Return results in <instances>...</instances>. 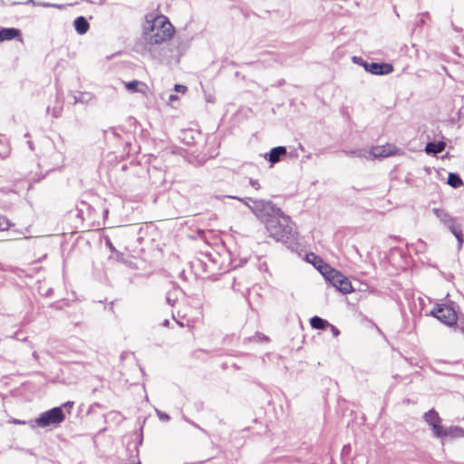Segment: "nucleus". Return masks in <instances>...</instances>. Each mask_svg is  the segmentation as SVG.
<instances>
[{
	"label": "nucleus",
	"mask_w": 464,
	"mask_h": 464,
	"mask_svg": "<svg viewBox=\"0 0 464 464\" xmlns=\"http://www.w3.org/2000/svg\"><path fill=\"white\" fill-rule=\"evenodd\" d=\"M248 341L249 342H269V338L268 336L265 335L264 334L262 333H256L253 336L249 337L248 338Z\"/></svg>",
	"instance_id": "nucleus-20"
},
{
	"label": "nucleus",
	"mask_w": 464,
	"mask_h": 464,
	"mask_svg": "<svg viewBox=\"0 0 464 464\" xmlns=\"http://www.w3.org/2000/svg\"><path fill=\"white\" fill-rule=\"evenodd\" d=\"M449 227L452 234L456 237L459 241V246L462 245L464 241L463 233L460 226L455 222L452 218L450 219Z\"/></svg>",
	"instance_id": "nucleus-15"
},
{
	"label": "nucleus",
	"mask_w": 464,
	"mask_h": 464,
	"mask_svg": "<svg viewBox=\"0 0 464 464\" xmlns=\"http://www.w3.org/2000/svg\"><path fill=\"white\" fill-rule=\"evenodd\" d=\"M115 255H116L117 260H119L121 262H124V255H123V253H121V252L117 251Z\"/></svg>",
	"instance_id": "nucleus-27"
},
{
	"label": "nucleus",
	"mask_w": 464,
	"mask_h": 464,
	"mask_svg": "<svg viewBox=\"0 0 464 464\" xmlns=\"http://www.w3.org/2000/svg\"><path fill=\"white\" fill-rule=\"evenodd\" d=\"M74 402L73 401H67L65 403H63L61 407L62 409L63 408H72L73 406Z\"/></svg>",
	"instance_id": "nucleus-29"
},
{
	"label": "nucleus",
	"mask_w": 464,
	"mask_h": 464,
	"mask_svg": "<svg viewBox=\"0 0 464 464\" xmlns=\"http://www.w3.org/2000/svg\"><path fill=\"white\" fill-rule=\"evenodd\" d=\"M74 28L80 34L87 33L90 28V24L85 17L79 16L74 20Z\"/></svg>",
	"instance_id": "nucleus-13"
},
{
	"label": "nucleus",
	"mask_w": 464,
	"mask_h": 464,
	"mask_svg": "<svg viewBox=\"0 0 464 464\" xmlns=\"http://www.w3.org/2000/svg\"><path fill=\"white\" fill-rule=\"evenodd\" d=\"M123 84L130 92H140L142 94H146L148 90V85L145 82L137 80L123 82Z\"/></svg>",
	"instance_id": "nucleus-11"
},
{
	"label": "nucleus",
	"mask_w": 464,
	"mask_h": 464,
	"mask_svg": "<svg viewBox=\"0 0 464 464\" xmlns=\"http://www.w3.org/2000/svg\"><path fill=\"white\" fill-rule=\"evenodd\" d=\"M177 99H178V97L176 95H170L169 96V100L170 101H174V100H177Z\"/></svg>",
	"instance_id": "nucleus-31"
},
{
	"label": "nucleus",
	"mask_w": 464,
	"mask_h": 464,
	"mask_svg": "<svg viewBox=\"0 0 464 464\" xmlns=\"http://www.w3.org/2000/svg\"><path fill=\"white\" fill-rule=\"evenodd\" d=\"M454 331H460L464 334V321H441Z\"/></svg>",
	"instance_id": "nucleus-19"
},
{
	"label": "nucleus",
	"mask_w": 464,
	"mask_h": 464,
	"mask_svg": "<svg viewBox=\"0 0 464 464\" xmlns=\"http://www.w3.org/2000/svg\"><path fill=\"white\" fill-rule=\"evenodd\" d=\"M431 314L436 319H456L457 318V311L455 308V304L452 302L438 304L431 310Z\"/></svg>",
	"instance_id": "nucleus-5"
},
{
	"label": "nucleus",
	"mask_w": 464,
	"mask_h": 464,
	"mask_svg": "<svg viewBox=\"0 0 464 464\" xmlns=\"http://www.w3.org/2000/svg\"><path fill=\"white\" fill-rule=\"evenodd\" d=\"M324 277L343 294H350L354 290L351 281L334 267H331Z\"/></svg>",
	"instance_id": "nucleus-3"
},
{
	"label": "nucleus",
	"mask_w": 464,
	"mask_h": 464,
	"mask_svg": "<svg viewBox=\"0 0 464 464\" xmlns=\"http://www.w3.org/2000/svg\"><path fill=\"white\" fill-rule=\"evenodd\" d=\"M306 260L313 264V266L322 274L323 276H324L332 267L314 253L307 254Z\"/></svg>",
	"instance_id": "nucleus-9"
},
{
	"label": "nucleus",
	"mask_w": 464,
	"mask_h": 464,
	"mask_svg": "<svg viewBox=\"0 0 464 464\" xmlns=\"http://www.w3.org/2000/svg\"><path fill=\"white\" fill-rule=\"evenodd\" d=\"M14 227L15 225L6 216L0 214V232L9 231Z\"/></svg>",
	"instance_id": "nucleus-17"
},
{
	"label": "nucleus",
	"mask_w": 464,
	"mask_h": 464,
	"mask_svg": "<svg viewBox=\"0 0 464 464\" xmlns=\"http://www.w3.org/2000/svg\"><path fill=\"white\" fill-rule=\"evenodd\" d=\"M170 321H163L162 323V326L164 327H171V328H174V325H177L180 328H183L185 326L183 321H173L172 322V325H170Z\"/></svg>",
	"instance_id": "nucleus-22"
},
{
	"label": "nucleus",
	"mask_w": 464,
	"mask_h": 464,
	"mask_svg": "<svg viewBox=\"0 0 464 464\" xmlns=\"http://www.w3.org/2000/svg\"><path fill=\"white\" fill-rule=\"evenodd\" d=\"M364 68L367 72L376 75L389 74L393 71V66L391 63H366Z\"/></svg>",
	"instance_id": "nucleus-8"
},
{
	"label": "nucleus",
	"mask_w": 464,
	"mask_h": 464,
	"mask_svg": "<svg viewBox=\"0 0 464 464\" xmlns=\"http://www.w3.org/2000/svg\"><path fill=\"white\" fill-rule=\"evenodd\" d=\"M448 184L453 188H459L460 186L463 185V181L459 175L450 173L448 177Z\"/></svg>",
	"instance_id": "nucleus-18"
},
{
	"label": "nucleus",
	"mask_w": 464,
	"mask_h": 464,
	"mask_svg": "<svg viewBox=\"0 0 464 464\" xmlns=\"http://www.w3.org/2000/svg\"><path fill=\"white\" fill-rule=\"evenodd\" d=\"M12 423L14 424H25V421L24 420H17V419H14L13 420H11Z\"/></svg>",
	"instance_id": "nucleus-30"
},
{
	"label": "nucleus",
	"mask_w": 464,
	"mask_h": 464,
	"mask_svg": "<svg viewBox=\"0 0 464 464\" xmlns=\"http://www.w3.org/2000/svg\"><path fill=\"white\" fill-rule=\"evenodd\" d=\"M106 245L112 253L116 254L118 250L109 239L106 241Z\"/></svg>",
	"instance_id": "nucleus-25"
},
{
	"label": "nucleus",
	"mask_w": 464,
	"mask_h": 464,
	"mask_svg": "<svg viewBox=\"0 0 464 464\" xmlns=\"http://www.w3.org/2000/svg\"><path fill=\"white\" fill-rule=\"evenodd\" d=\"M157 414H158L160 420H161L167 421V420H169V416L167 413H165V412H161L160 411H157Z\"/></svg>",
	"instance_id": "nucleus-24"
},
{
	"label": "nucleus",
	"mask_w": 464,
	"mask_h": 464,
	"mask_svg": "<svg viewBox=\"0 0 464 464\" xmlns=\"http://www.w3.org/2000/svg\"><path fill=\"white\" fill-rule=\"evenodd\" d=\"M64 419L65 415L62 407H54L41 413L39 417L35 419V424L38 427L45 428L51 425H58L63 422Z\"/></svg>",
	"instance_id": "nucleus-4"
},
{
	"label": "nucleus",
	"mask_w": 464,
	"mask_h": 464,
	"mask_svg": "<svg viewBox=\"0 0 464 464\" xmlns=\"http://www.w3.org/2000/svg\"><path fill=\"white\" fill-rule=\"evenodd\" d=\"M310 324L314 329L324 330L328 328L329 323L328 321H309Z\"/></svg>",
	"instance_id": "nucleus-21"
},
{
	"label": "nucleus",
	"mask_w": 464,
	"mask_h": 464,
	"mask_svg": "<svg viewBox=\"0 0 464 464\" xmlns=\"http://www.w3.org/2000/svg\"><path fill=\"white\" fill-rule=\"evenodd\" d=\"M464 437V430L459 426H450L448 428L442 429L441 437H438L439 439H456Z\"/></svg>",
	"instance_id": "nucleus-10"
},
{
	"label": "nucleus",
	"mask_w": 464,
	"mask_h": 464,
	"mask_svg": "<svg viewBox=\"0 0 464 464\" xmlns=\"http://www.w3.org/2000/svg\"><path fill=\"white\" fill-rule=\"evenodd\" d=\"M328 328H330V329H331V331H332V333H333L334 336H335V337H336V336H338V335H339L340 332H339V330H338L335 326H334V325H332V324H329Z\"/></svg>",
	"instance_id": "nucleus-26"
},
{
	"label": "nucleus",
	"mask_w": 464,
	"mask_h": 464,
	"mask_svg": "<svg viewBox=\"0 0 464 464\" xmlns=\"http://www.w3.org/2000/svg\"><path fill=\"white\" fill-rule=\"evenodd\" d=\"M293 225L290 218L285 215L272 216L266 222L270 236L277 241H287L294 237Z\"/></svg>",
	"instance_id": "nucleus-2"
},
{
	"label": "nucleus",
	"mask_w": 464,
	"mask_h": 464,
	"mask_svg": "<svg viewBox=\"0 0 464 464\" xmlns=\"http://www.w3.org/2000/svg\"><path fill=\"white\" fill-rule=\"evenodd\" d=\"M446 147V143L444 141H439V142H429L426 145L425 151L427 153H440L444 150Z\"/></svg>",
	"instance_id": "nucleus-16"
},
{
	"label": "nucleus",
	"mask_w": 464,
	"mask_h": 464,
	"mask_svg": "<svg viewBox=\"0 0 464 464\" xmlns=\"http://www.w3.org/2000/svg\"><path fill=\"white\" fill-rule=\"evenodd\" d=\"M250 184H251V186H252L253 188H255L256 189H258V188H260V185H259V183H258V181H257V180H253V179H251V180H250Z\"/></svg>",
	"instance_id": "nucleus-28"
},
{
	"label": "nucleus",
	"mask_w": 464,
	"mask_h": 464,
	"mask_svg": "<svg viewBox=\"0 0 464 464\" xmlns=\"http://www.w3.org/2000/svg\"><path fill=\"white\" fill-rule=\"evenodd\" d=\"M147 22L151 24L150 26V43L152 44H160L169 41L175 34V28L169 19L163 14L157 15L149 19Z\"/></svg>",
	"instance_id": "nucleus-1"
},
{
	"label": "nucleus",
	"mask_w": 464,
	"mask_h": 464,
	"mask_svg": "<svg viewBox=\"0 0 464 464\" xmlns=\"http://www.w3.org/2000/svg\"><path fill=\"white\" fill-rule=\"evenodd\" d=\"M423 420L430 426L433 435L438 438L441 437L443 426L441 425L442 420L438 411L431 409L424 413Z\"/></svg>",
	"instance_id": "nucleus-6"
},
{
	"label": "nucleus",
	"mask_w": 464,
	"mask_h": 464,
	"mask_svg": "<svg viewBox=\"0 0 464 464\" xmlns=\"http://www.w3.org/2000/svg\"><path fill=\"white\" fill-rule=\"evenodd\" d=\"M398 149L395 145L386 143L384 145L373 146L371 148L370 153L374 158H386L397 154Z\"/></svg>",
	"instance_id": "nucleus-7"
},
{
	"label": "nucleus",
	"mask_w": 464,
	"mask_h": 464,
	"mask_svg": "<svg viewBox=\"0 0 464 464\" xmlns=\"http://www.w3.org/2000/svg\"><path fill=\"white\" fill-rule=\"evenodd\" d=\"M15 38L21 40V32L16 28H3L0 30V42L10 41Z\"/></svg>",
	"instance_id": "nucleus-12"
},
{
	"label": "nucleus",
	"mask_w": 464,
	"mask_h": 464,
	"mask_svg": "<svg viewBox=\"0 0 464 464\" xmlns=\"http://www.w3.org/2000/svg\"><path fill=\"white\" fill-rule=\"evenodd\" d=\"M285 154H286V149L285 147H283V146L276 147L271 150L269 156H268V160L272 164H275L280 160V157L282 155H285Z\"/></svg>",
	"instance_id": "nucleus-14"
},
{
	"label": "nucleus",
	"mask_w": 464,
	"mask_h": 464,
	"mask_svg": "<svg viewBox=\"0 0 464 464\" xmlns=\"http://www.w3.org/2000/svg\"><path fill=\"white\" fill-rule=\"evenodd\" d=\"M174 90L178 92L185 93L188 91V88L185 85L176 84Z\"/></svg>",
	"instance_id": "nucleus-23"
},
{
	"label": "nucleus",
	"mask_w": 464,
	"mask_h": 464,
	"mask_svg": "<svg viewBox=\"0 0 464 464\" xmlns=\"http://www.w3.org/2000/svg\"><path fill=\"white\" fill-rule=\"evenodd\" d=\"M137 464H141L140 461Z\"/></svg>",
	"instance_id": "nucleus-33"
},
{
	"label": "nucleus",
	"mask_w": 464,
	"mask_h": 464,
	"mask_svg": "<svg viewBox=\"0 0 464 464\" xmlns=\"http://www.w3.org/2000/svg\"><path fill=\"white\" fill-rule=\"evenodd\" d=\"M311 319L315 320V319H321V318H320V317H318V316H314V317H312Z\"/></svg>",
	"instance_id": "nucleus-32"
}]
</instances>
